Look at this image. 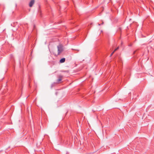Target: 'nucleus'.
Listing matches in <instances>:
<instances>
[{"label": "nucleus", "mask_w": 154, "mask_h": 154, "mask_svg": "<svg viewBox=\"0 0 154 154\" xmlns=\"http://www.w3.org/2000/svg\"><path fill=\"white\" fill-rule=\"evenodd\" d=\"M57 48L58 49L57 55H59L63 50V46L61 45H59L57 46Z\"/></svg>", "instance_id": "1"}, {"label": "nucleus", "mask_w": 154, "mask_h": 154, "mask_svg": "<svg viewBox=\"0 0 154 154\" xmlns=\"http://www.w3.org/2000/svg\"><path fill=\"white\" fill-rule=\"evenodd\" d=\"M63 76L62 75H59L58 76V79L57 80V82H59L60 81H61L62 80V78Z\"/></svg>", "instance_id": "3"}, {"label": "nucleus", "mask_w": 154, "mask_h": 154, "mask_svg": "<svg viewBox=\"0 0 154 154\" xmlns=\"http://www.w3.org/2000/svg\"><path fill=\"white\" fill-rule=\"evenodd\" d=\"M65 58H64L61 59L60 60V62L62 63L64 62L65 61Z\"/></svg>", "instance_id": "4"}, {"label": "nucleus", "mask_w": 154, "mask_h": 154, "mask_svg": "<svg viewBox=\"0 0 154 154\" xmlns=\"http://www.w3.org/2000/svg\"><path fill=\"white\" fill-rule=\"evenodd\" d=\"M77 51H79V50H77Z\"/></svg>", "instance_id": "10"}, {"label": "nucleus", "mask_w": 154, "mask_h": 154, "mask_svg": "<svg viewBox=\"0 0 154 154\" xmlns=\"http://www.w3.org/2000/svg\"><path fill=\"white\" fill-rule=\"evenodd\" d=\"M119 49V47H118L114 50V52H115V51H116L118 50Z\"/></svg>", "instance_id": "5"}, {"label": "nucleus", "mask_w": 154, "mask_h": 154, "mask_svg": "<svg viewBox=\"0 0 154 154\" xmlns=\"http://www.w3.org/2000/svg\"><path fill=\"white\" fill-rule=\"evenodd\" d=\"M136 52V51H134V54L135 53V52Z\"/></svg>", "instance_id": "9"}, {"label": "nucleus", "mask_w": 154, "mask_h": 154, "mask_svg": "<svg viewBox=\"0 0 154 154\" xmlns=\"http://www.w3.org/2000/svg\"><path fill=\"white\" fill-rule=\"evenodd\" d=\"M114 51H113L110 54V57H111V56H112V55H113V54H114Z\"/></svg>", "instance_id": "6"}, {"label": "nucleus", "mask_w": 154, "mask_h": 154, "mask_svg": "<svg viewBox=\"0 0 154 154\" xmlns=\"http://www.w3.org/2000/svg\"><path fill=\"white\" fill-rule=\"evenodd\" d=\"M35 2V0H31L29 2V7H31L32 6Z\"/></svg>", "instance_id": "2"}, {"label": "nucleus", "mask_w": 154, "mask_h": 154, "mask_svg": "<svg viewBox=\"0 0 154 154\" xmlns=\"http://www.w3.org/2000/svg\"><path fill=\"white\" fill-rule=\"evenodd\" d=\"M54 86V84H52L51 85V87H52Z\"/></svg>", "instance_id": "8"}, {"label": "nucleus", "mask_w": 154, "mask_h": 154, "mask_svg": "<svg viewBox=\"0 0 154 154\" xmlns=\"http://www.w3.org/2000/svg\"><path fill=\"white\" fill-rule=\"evenodd\" d=\"M103 24V22H102V23L101 24H98V25H99V26H100V25H101Z\"/></svg>", "instance_id": "7"}]
</instances>
